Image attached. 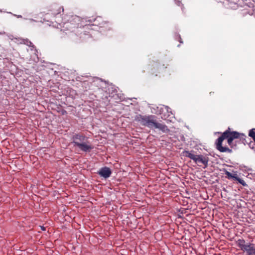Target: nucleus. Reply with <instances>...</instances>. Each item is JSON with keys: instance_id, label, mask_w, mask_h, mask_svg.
<instances>
[{"instance_id": "11", "label": "nucleus", "mask_w": 255, "mask_h": 255, "mask_svg": "<svg viewBox=\"0 0 255 255\" xmlns=\"http://www.w3.org/2000/svg\"><path fill=\"white\" fill-rule=\"evenodd\" d=\"M183 155L186 157H189V158L192 159L195 162H196L198 155L194 154L189 151H184L183 152Z\"/></svg>"}, {"instance_id": "17", "label": "nucleus", "mask_w": 255, "mask_h": 255, "mask_svg": "<svg viewBox=\"0 0 255 255\" xmlns=\"http://www.w3.org/2000/svg\"><path fill=\"white\" fill-rule=\"evenodd\" d=\"M232 178L235 179L236 180H238L239 177L237 176V174L233 175Z\"/></svg>"}, {"instance_id": "16", "label": "nucleus", "mask_w": 255, "mask_h": 255, "mask_svg": "<svg viewBox=\"0 0 255 255\" xmlns=\"http://www.w3.org/2000/svg\"><path fill=\"white\" fill-rule=\"evenodd\" d=\"M176 4L179 6H181L182 7V8L183 9V4L181 3V2L179 0H178L176 1Z\"/></svg>"}, {"instance_id": "18", "label": "nucleus", "mask_w": 255, "mask_h": 255, "mask_svg": "<svg viewBox=\"0 0 255 255\" xmlns=\"http://www.w3.org/2000/svg\"><path fill=\"white\" fill-rule=\"evenodd\" d=\"M23 38H19V43L23 44Z\"/></svg>"}, {"instance_id": "14", "label": "nucleus", "mask_w": 255, "mask_h": 255, "mask_svg": "<svg viewBox=\"0 0 255 255\" xmlns=\"http://www.w3.org/2000/svg\"><path fill=\"white\" fill-rule=\"evenodd\" d=\"M237 181H238V182H239L241 184H242L243 186H246V185H247V184H246V182H245V181L244 180H243V179H241V178H238V180Z\"/></svg>"}, {"instance_id": "12", "label": "nucleus", "mask_w": 255, "mask_h": 255, "mask_svg": "<svg viewBox=\"0 0 255 255\" xmlns=\"http://www.w3.org/2000/svg\"><path fill=\"white\" fill-rule=\"evenodd\" d=\"M23 44L26 45L27 46H28L29 47H33V46L32 43L30 41H29L28 39H23Z\"/></svg>"}, {"instance_id": "5", "label": "nucleus", "mask_w": 255, "mask_h": 255, "mask_svg": "<svg viewBox=\"0 0 255 255\" xmlns=\"http://www.w3.org/2000/svg\"><path fill=\"white\" fill-rule=\"evenodd\" d=\"M72 142L74 146H77L79 144H81L88 140V137L82 133L75 134L72 136Z\"/></svg>"}, {"instance_id": "4", "label": "nucleus", "mask_w": 255, "mask_h": 255, "mask_svg": "<svg viewBox=\"0 0 255 255\" xmlns=\"http://www.w3.org/2000/svg\"><path fill=\"white\" fill-rule=\"evenodd\" d=\"M167 66H165V64L161 63L160 62H154L152 65L151 74L157 76L158 74L164 72Z\"/></svg>"}, {"instance_id": "20", "label": "nucleus", "mask_w": 255, "mask_h": 255, "mask_svg": "<svg viewBox=\"0 0 255 255\" xmlns=\"http://www.w3.org/2000/svg\"><path fill=\"white\" fill-rule=\"evenodd\" d=\"M74 19H79V17H77V16H75V17L74 18Z\"/></svg>"}, {"instance_id": "15", "label": "nucleus", "mask_w": 255, "mask_h": 255, "mask_svg": "<svg viewBox=\"0 0 255 255\" xmlns=\"http://www.w3.org/2000/svg\"><path fill=\"white\" fill-rule=\"evenodd\" d=\"M225 174L227 175L228 179L232 178V176H233V174L228 171H226Z\"/></svg>"}, {"instance_id": "19", "label": "nucleus", "mask_w": 255, "mask_h": 255, "mask_svg": "<svg viewBox=\"0 0 255 255\" xmlns=\"http://www.w3.org/2000/svg\"><path fill=\"white\" fill-rule=\"evenodd\" d=\"M179 41L181 43H183V41H182V39H181V38L180 37V36H179Z\"/></svg>"}, {"instance_id": "22", "label": "nucleus", "mask_w": 255, "mask_h": 255, "mask_svg": "<svg viewBox=\"0 0 255 255\" xmlns=\"http://www.w3.org/2000/svg\"><path fill=\"white\" fill-rule=\"evenodd\" d=\"M22 17L21 15H18V17Z\"/></svg>"}, {"instance_id": "8", "label": "nucleus", "mask_w": 255, "mask_h": 255, "mask_svg": "<svg viewBox=\"0 0 255 255\" xmlns=\"http://www.w3.org/2000/svg\"><path fill=\"white\" fill-rule=\"evenodd\" d=\"M51 11L52 12V14L54 16H56L59 14H60L61 12H63L64 8L62 6H59L58 4H54L51 6Z\"/></svg>"}, {"instance_id": "7", "label": "nucleus", "mask_w": 255, "mask_h": 255, "mask_svg": "<svg viewBox=\"0 0 255 255\" xmlns=\"http://www.w3.org/2000/svg\"><path fill=\"white\" fill-rule=\"evenodd\" d=\"M98 174L104 178H108L111 176L112 171L109 167H104L100 169Z\"/></svg>"}, {"instance_id": "21", "label": "nucleus", "mask_w": 255, "mask_h": 255, "mask_svg": "<svg viewBox=\"0 0 255 255\" xmlns=\"http://www.w3.org/2000/svg\"><path fill=\"white\" fill-rule=\"evenodd\" d=\"M212 93H213V94H214V92H210V95H211Z\"/></svg>"}, {"instance_id": "6", "label": "nucleus", "mask_w": 255, "mask_h": 255, "mask_svg": "<svg viewBox=\"0 0 255 255\" xmlns=\"http://www.w3.org/2000/svg\"><path fill=\"white\" fill-rule=\"evenodd\" d=\"M77 147L84 152H90L93 149L92 145L88 140L81 144H79Z\"/></svg>"}, {"instance_id": "1", "label": "nucleus", "mask_w": 255, "mask_h": 255, "mask_svg": "<svg viewBox=\"0 0 255 255\" xmlns=\"http://www.w3.org/2000/svg\"><path fill=\"white\" fill-rule=\"evenodd\" d=\"M246 135L243 133H239L236 131H231L230 128L225 131L217 140L216 142V148L221 152H232V149L225 146H222V142L225 139H227L228 143L232 148L236 149L237 144L243 143L245 144Z\"/></svg>"}, {"instance_id": "13", "label": "nucleus", "mask_w": 255, "mask_h": 255, "mask_svg": "<svg viewBox=\"0 0 255 255\" xmlns=\"http://www.w3.org/2000/svg\"><path fill=\"white\" fill-rule=\"evenodd\" d=\"M249 135L252 137L255 142V128H253L250 130Z\"/></svg>"}, {"instance_id": "3", "label": "nucleus", "mask_w": 255, "mask_h": 255, "mask_svg": "<svg viewBox=\"0 0 255 255\" xmlns=\"http://www.w3.org/2000/svg\"><path fill=\"white\" fill-rule=\"evenodd\" d=\"M236 243L241 250L246 252L248 255H255V244L249 243L246 245V242L244 239H239Z\"/></svg>"}, {"instance_id": "10", "label": "nucleus", "mask_w": 255, "mask_h": 255, "mask_svg": "<svg viewBox=\"0 0 255 255\" xmlns=\"http://www.w3.org/2000/svg\"><path fill=\"white\" fill-rule=\"evenodd\" d=\"M197 163H202L205 166V168L208 165V158L206 157L203 155H198L197 158V160L195 162Z\"/></svg>"}, {"instance_id": "9", "label": "nucleus", "mask_w": 255, "mask_h": 255, "mask_svg": "<svg viewBox=\"0 0 255 255\" xmlns=\"http://www.w3.org/2000/svg\"><path fill=\"white\" fill-rule=\"evenodd\" d=\"M154 128L158 129L163 132L167 133L169 132L170 130L167 126L162 123H159L156 121L155 124L153 127Z\"/></svg>"}, {"instance_id": "2", "label": "nucleus", "mask_w": 255, "mask_h": 255, "mask_svg": "<svg viewBox=\"0 0 255 255\" xmlns=\"http://www.w3.org/2000/svg\"><path fill=\"white\" fill-rule=\"evenodd\" d=\"M135 120L143 126L150 128H153L156 121V117L155 116L152 115L148 116L138 115L136 116Z\"/></svg>"}]
</instances>
